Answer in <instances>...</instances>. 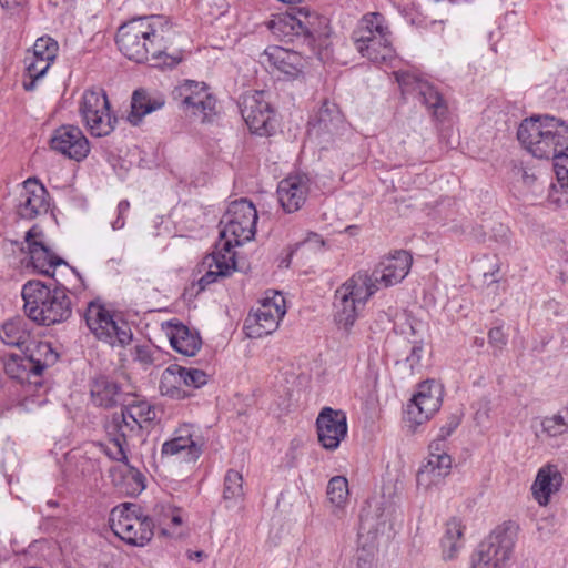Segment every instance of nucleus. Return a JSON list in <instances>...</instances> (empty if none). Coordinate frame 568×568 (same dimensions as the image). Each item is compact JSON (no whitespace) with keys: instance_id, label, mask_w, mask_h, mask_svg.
<instances>
[{"instance_id":"nucleus-1","label":"nucleus","mask_w":568,"mask_h":568,"mask_svg":"<svg viewBox=\"0 0 568 568\" xmlns=\"http://www.w3.org/2000/svg\"><path fill=\"white\" fill-rule=\"evenodd\" d=\"M169 31V22L162 16L134 18L119 28L116 44L128 59L138 63L152 61L154 67H173L181 58L166 53Z\"/></svg>"},{"instance_id":"nucleus-2","label":"nucleus","mask_w":568,"mask_h":568,"mask_svg":"<svg viewBox=\"0 0 568 568\" xmlns=\"http://www.w3.org/2000/svg\"><path fill=\"white\" fill-rule=\"evenodd\" d=\"M21 294L26 315L39 325L59 324L71 316V301L62 286L50 287L40 281H29Z\"/></svg>"},{"instance_id":"nucleus-3","label":"nucleus","mask_w":568,"mask_h":568,"mask_svg":"<svg viewBox=\"0 0 568 568\" xmlns=\"http://www.w3.org/2000/svg\"><path fill=\"white\" fill-rule=\"evenodd\" d=\"M523 146L534 156L550 159L558 148L568 142V125L554 116L526 119L517 131Z\"/></svg>"},{"instance_id":"nucleus-4","label":"nucleus","mask_w":568,"mask_h":568,"mask_svg":"<svg viewBox=\"0 0 568 568\" xmlns=\"http://www.w3.org/2000/svg\"><path fill=\"white\" fill-rule=\"evenodd\" d=\"M375 294L367 272L355 273L344 282L334 295V318L344 329H349L358 317L359 310Z\"/></svg>"},{"instance_id":"nucleus-5","label":"nucleus","mask_w":568,"mask_h":568,"mask_svg":"<svg viewBox=\"0 0 568 568\" xmlns=\"http://www.w3.org/2000/svg\"><path fill=\"white\" fill-rule=\"evenodd\" d=\"M257 211L246 199L232 202L220 221V243L226 253L232 248L251 241L256 231Z\"/></svg>"},{"instance_id":"nucleus-6","label":"nucleus","mask_w":568,"mask_h":568,"mask_svg":"<svg viewBox=\"0 0 568 568\" xmlns=\"http://www.w3.org/2000/svg\"><path fill=\"white\" fill-rule=\"evenodd\" d=\"M389 34L383 14L372 12L362 18L352 39L362 57L372 62L382 63L390 59L394 53Z\"/></svg>"},{"instance_id":"nucleus-7","label":"nucleus","mask_w":568,"mask_h":568,"mask_svg":"<svg viewBox=\"0 0 568 568\" xmlns=\"http://www.w3.org/2000/svg\"><path fill=\"white\" fill-rule=\"evenodd\" d=\"M327 20L306 8H297L274 17L268 28L274 36L285 41H293L294 37H304L312 44L316 39L325 36Z\"/></svg>"},{"instance_id":"nucleus-8","label":"nucleus","mask_w":568,"mask_h":568,"mask_svg":"<svg viewBox=\"0 0 568 568\" xmlns=\"http://www.w3.org/2000/svg\"><path fill=\"white\" fill-rule=\"evenodd\" d=\"M110 525L113 532L129 545L143 547L152 539L153 524L142 508L132 503L114 507L110 514Z\"/></svg>"},{"instance_id":"nucleus-9","label":"nucleus","mask_w":568,"mask_h":568,"mask_svg":"<svg viewBox=\"0 0 568 568\" xmlns=\"http://www.w3.org/2000/svg\"><path fill=\"white\" fill-rule=\"evenodd\" d=\"M517 528L511 523L497 526L479 545L473 568H506L511 558Z\"/></svg>"},{"instance_id":"nucleus-10","label":"nucleus","mask_w":568,"mask_h":568,"mask_svg":"<svg viewBox=\"0 0 568 568\" xmlns=\"http://www.w3.org/2000/svg\"><path fill=\"white\" fill-rule=\"evenodd\" d=\"M84 320L91 333L111 346H125L132 339V332L128 323L120 318L115 320L100 300L91 301L88 304Z\"/></svg>"},{"instance_id":"nucleus-11","label":"nucleus","mask_w":568,"mask_h":568,"mask_svg":"<svg viewBox=\"0 0 568 568\" xmlns=\"http://www.w3.org/2000/svg\"><path fill=\"white\" fill-rule=\"evenodd\" d=\"M285 298L280 292L267 293L256 310L250 313L244 329L250 338H262L274 333L285 315Z\"/></svg>"},{"instance_id":"nucleus-12","label":"nucleus","mask_w":568,"mask_h":568,"mask_svg":"<svg viewBox=\"0 0 568 568\" xmlns=\"http://www.w3.org/2000/svg\"><path fill=\"white\" fill-rule=\"evenodd\" d=\"M80 113L94 136H106L114 130L116 118L111 114L109 100L101 89L83 93Z\"/></svg>"},{"instance_id":"nucleus-13","label":"nucleus","mask_w":568,"mask_h":568,"mask_svg":"<svg viewBox=\"0 0 568 568\" xmlns=\"http://www.w3.org/2000/svg\"><path fill=\"white\" fill-rule=\"evenodd\" d=\"M23 354V356L11 355L4 363L6 373L21 382L29 381L31 376H40L48 366V357L52 361L55 358L47 342L34 343V349H24Z\"/></svg>"},{"instance_id":"nucleus-14","label":"nucleus","mask_w":568,"mask_h":568,"mask_svg":"<svg viewBox=\"0 0 568 568\" xmlns=\"http://www.w3.org/2000/svg\"><path fill=\"white\" fill-rule=\"evenodd\" d=\"M181 105L202 122H210L216 115V99L204 82L185 80L173 91Z\"/></svg>"},{"instance_id":"nucleus-15","label":"nucleus","mask_w":568,"mask_h":568,"mask_svg":"<svg viewBox=\"0 0 568 568\" xmlns=\"http://www.w3.org/2000/svg\"><path fill=\"white\" fill-rule=\"evenodd\" d=\"M108 435L111 437V447L106 448V454L114 460L126 462V449L132 444L143 440V432L140 424L129 419L124 408L120 414H114L106 426Z\"/></svg>"},{"instance_id":"nucleus-16","label":"nucleus","mask_w":568,"mask_h":568,"mask_svg":"<svg viewBox=\"0 0 568 568\" xmlns=\"http://www.w3.org/2000/svg\"><path fill=\"white\" fill-rule=\"evenodd\" d=\"M241 113L253 133L270 135L274 130V110L265 92L255 91L242 97Z\"/></svg>"},{"instance_id":"nucleus-17","label":"nucleus","mask_w":568,"mask_h":568,"mask_svg":"<svg viewBox=\"0 0 568 568\" xmlns=\"http://www.w3.org/2000/svg\"><path fill=\"white\" fill-rule=\"evenodd\" d=\"M395 77L402 92L404 94H415L434 118L440 119L446 114V102L437 89L428 81L410 72L399 71L395 73Z\"/></svg>"},{"instance_id":"nucleus-18","label":"nucleus","mask_w":568,"mask_h":568,"mask_svg":"<svg viewBox=\"0 0 568 568\" xmlns=\"http://www.w3.org/2000/svg\"><path fill=\"white\" fill-rule=\"evenodd\" d=\"M413 257L409 252L399 250L385 256L375 266L372 274H368L375 293L379 287H389L400 283L409 273Z\"/></svg>"},{"instance_id":"nucleus-19","label":"nucleus","mask_w":568,"mask_h":568,"mask_svg":"<svg viewBox=\"0 0 568 568\" xmlns=\"http://www.w3.org/2000/svg\"><path fill=\"white\" fill-rule=\"evenodd\" d=\"M440 404V387L434 381H425L418 385L417 392L407 404V419L415 425H422L439 409Z\"/></svg>"},{"instance_id":"nucleus-20","label":"nucleus","mask_w":568,"mask_h":568,"mask_svg":"<svg viewBox=\"0 0 568 568\" xmlns=\"http://www.w3.org/2000/svg\"><path fill=\"white\" fill-rule=\"evenodd\" d=\"M42 231L33 226L24 236L33 268L47 276L54 277L59 266H68L67 262L57 256L42 241Z\"/></svg>"},{"instance_id":"nucleus-21","label":"nucleus","mask_w":568,"mask_h":568,"mask_svg":"<svg viewBox=\"0 0 568 568\" xmlns=\"http://www.w3.org/2000/svg\"><path fill=\"white\" fill-rule=\"evenodd\" d=\"M316 426L321 445L327 450H335L347 435L346 414L324 407L317 416Z\"/></svg>"},{"instance_id":"nucleus-22","label":"nucleus","mask_w":568,"mask_h":568,"mask_svg":"<svg viewBox=\"0 0 568 568\" xmlns=\"http://www.w3.org/2000/svg\"><path fill=\"white\" fill-rule=\"evenodd\" d=\"M50 145L52 150L77 162L84 160L90 152L89 141L83 132L78 126L70 124L54 130Z\"/></svg>"},{"instance_id":"nucleus-23","label":"nucleus","mask_w":568,"mask_h":568,"mask_svg":"<svg viewBox=\"0 0 568 568\" xmlns=\"http://www.w3.org/2000/svg\"><path fill=\"white\" fill-rule=\"evenodd\" d=\"M203 443L194 435L192 426L183 425L162 445V456H180L184 462H195L202 454Z\"/></svg>"},{"instance_id":"nucleus-24","label":"nucleus","mask_w":568,"mask_h":568,"mask_svg":"<svg viewBox=\"0 0 568 568\" xmlns=\"http://www.w3.org/2000/svg\"><path fill=\"white\" fill-rule=\"evenodd\" d=\"M260 62L277 70L287 79L297 78L305 67V60L298 52L278 45L265 49L260 55Z\"/></svg>"},{"instance_id":"nucleus-25","label":"nucleus","mask_w":568,"mask_h":568,"mask_svg":"<svg viewBox=\"0 0 568 568\" xmlns=\"http://www.w3.org/2000/svg\"><path fill=\"white\" fill-rule=\"evenodd\" d=\"M48 192L36 179H28L23 182L17 204V214L21 219L32 220L48 211Z\"/></svg>"},{"instance_id":"nucleus-26","label":"nucleus","mask_w":568,"mask_h":568,"mask_svg":"<svg viewBox=\"0 0 568 568\" xmlns=\"http://www.w3.org/2000/svg\"><path fill=\"white\" fill-rule=\"evenodd\" d=\"M310 192V180L304 174L290 175L277 186V196L283 210L287 213L298 211Z\"/></svg>"},{"instance_id":"nucleus-27","label":"nucleus","mask_w":568,"mask_h":568,"mask_svg":"<svg viewBox=\"0 0 568 568\" xmlns=\"http://www.w3.org/2000/svg\"><path fill=\"white\" fill-rule=\"evenodd\" d=\"M450 456H428L427 462L417 471V488L428 491L433 487H437L450 474Z\"/></svg>"},{"instance_id":"nucleus-28","label":"nucleus","mask_w":568,"mask_h":568,"mask_svg":"<svg viewBox=\"0 0 568 568\" xmlns=\"http://www.w3.org/2000/svg\"><path fill=\"white\" fill-rule=\"evenodd\" d=\"M149 516L152 519L153 529L158 527L161 536L178 538L183 535V518L180 509L160 504Z\"/></svg>"},{"instance_id":"nucleus-29","label":"nucleus","mask_w":568,"mask_h":568,"mask_svg":"<svg viewBox=\"0 0 568 568\" xmlns=\"http://www.w3.org/2000/svg\"><path fill=\"white\" fill-rule=\"evenodd\" d=\"M346 124L335 104L325 102L320 108L315 122L310 123V135H336L345 130Z\"/></svg>"},{"instance_id":"nucleus-30","label":"nucleus","mask_w":568,"mask_h":568,"mask_svg":"<svg viewBox=\"0 0 568 568\" xmlns=\"http://www.w3.org/2000/svg\"><path fill=\"white\" fill-rule=\"evenodd\" d=\"M561 483L562 476L555 466L547 465L541 467L531 486L535 500L540 506L548 505L550 496L559 490Z\"/></svg>"},{"instance_id":"nucleus-31","label":"nucleus","mask_w":568,"mask_h":568,"mask_svg":"<svg viewBox=\"0 0 568 568\" xmlns=\"http://www.w3.org/2000/svg\"><path fill=\"white\" fill-rule=\"evenodd\" d=\"M90 394L95 405L105 408L124 402V394L120 386L105 376H100L92 382Z\"/></svg>"},{"instance_id":"nucleus-32","label":"nucleus","mask_w":568,"mask_h":568,"mask_svg":"<svg viewBox=\"0 0 568 568\" xmlns=\"http://www.w3.org/2000/svg\"><path fill=\"white\" fill-rule=\"evenodd\" d=\"M209 271L199 280L201 290L215 282L217 276H226L235 268L234 253H226L219 248L205 258Z\"/></svg>"},{"instance_id":"nucleus-33","label":"nucleus","mask_w":568,"mask_h":568,"mask_svg":"<svg viewBox=\"0 0 568 568\" xmlns=\"http://www.w3.org/2000/svg\"><path fill=\"white\" fill-rule=\"evenodd\" d=\"M0 339L8 346L30 351L31 334L27 321L16 317L4 322L0 327Z\"/></svg>"},{"instance_id":"nucleus-34","label":"nucleus","mask_w":568,"mask_h":568,"mask_svg":"<svg viewBox=\"0 0 568 568\" xmlns=\"http://www.w3.org/2000/svg\"><path fill=\"white\" fill-rule=\"evenodd\" d=\"M464 526L462 521L452 518L446 523L445 532L442 538V556L445 560H453L456 558L458 551L464 547Z\"/></svg>"},{"instance_id":"nucleus-35","label":"nucleus","mask_w":568,"mask_h":568,"mask_svg":"<svg viewBox=\"0 0 568 568\" xmlns=\"http://www.w3.org/2000/svg\"><path fill=\"white\" fill-rule=\"evenodd\" d=\"M164 100L152 98L144 90H136L132 95L131 112L128 121L132 125H139L143 116L163 106Z\"/></svg>"},{"instance_id":"nucleus-36","label":"nucleus","mask_w":568,"mask_h":568,"mask_svg":"<svg viewBox=\"0 0 568 568\" xmlns=\"http://www.w3.org/2000/svg\"><path fill=\"white\" fill-rule=\"evenodd\" d=\"M170 343L176 352L185 356H194L201 346L200 337L191 333V331L182 324L172 327L170 332Z\"/></svg>"},{"instance_id":"nucleus-37","label":"nucleus","mask_w":568,"mask_h":568,"mask_svg":"<svg viewBox=\"0 0 568 568\" xmlns=\"http://www.w3.org/2000/svg\"><path fill=\"white\" fill-rule=\"evenodd\" d=\"M182 378L181 366L170 365L161 375L159 386L161 394L175 399L184 398L187 394L183 387Z\"/></svg>"},{"instance_id":"nucleus-38","label":"nucleus","mask_w":568,"mask_h":568,"mask_svg":"<svg viewBox=\"0 0 568 568\" xmlns=\"http://www.w3.org/2000/svg\"><path fill=\"white\" fill-rule=\"evenodd\" d=\"M223 499L227 507L241 503L244 498L243 476L240 471L229 469L224 476Z\"/></svg>"},{"instance_id":"nucleus-39","label":"nucleus","mask_w":568,"mask_h":568,"mask_svg":"<svg viewBox=\"0 0 568 568\" xmlns=\"http://www.w3.org/2000/svg\"><path fill=\"white\" fill-rule=\"evenodd\" d=\"M52 62L48 61L45 59H38L30 55H26L24 58V79L22 82V85L24 90L32 91L36 89L37 81L40 80L49 68L51 67Z\"/></svg>"},{"instance_id":"nucleus-40","label":"nucleus","mask_w":568,"mask_h":568,"mask_svg":"<svg viewBox=\"0 0 568 568\" xmlns=\"http://www.w3.org/2000/svg\"><path fill=\"white\" fill-rule=\"evenodd\" d=\"M124 410L126 412L129 419L141 425L143 433H149L154 419L156 418L154 407L145 402L130 404L124 407Z\"/></svg>"},{"instance_id":"nucleus-41","label":"nucleus","mask_w":568,"mask_h":568,"mask_svg":"<svg viewBox=\"0 0 568 568\" xmlns=\"http://www.w3.org/2000/svg\"><path fill=\"white\" fill-rule=\"evenodd\" d=\"M327 499L335 508H344L348 501V481L344 476H335L327 485Z\"/></svg>"},{"instance_id":"nucleus-42","label":"nucleus","mask_w":568,"mask_h":568,"mask_svg":"<svg viewBox=\"0 0 568 568\" xmlns=\"http://www.w3.org/2000/svg\"><path fill=\"white\" fill-rule=\"evenodd\" d=\"M58 49L59 45L55 40L50 37H41L34 42L32 50L27 55L53 62L57 58Z\"/></svg>"},{"instance_id":"nucleus-43","label":"nucleus","mask_w":568,"mask_h":568,"mask_svg":"<svg viewBox=\"0 0 568 568\" xmlns=\"http://www.w3.org/2000/svg\"><path fill=\"white\" fill-rule=\"evenodd\" d=\"M542 433L548 437H557L568 433V418L560 414L547 416L541 420Z\"/></svg>"},{"instance_id":"nucleus-44","label":"nucleus","mask_w":568,"mask_h":568,"mask_svg":"<svg viewBox=\"0 0 568 568\" xmlns=\"http://www.w3.org/2000/svg\"><path fill=\"white\" fill-rule=\"evenodd\" d=\"M550 159L554 161V169L558 180L566 181L568 186V141L564 148H558L556 154H551Z\"/></svg>"},{"instance_id":"nucleus-45","label":"nucleus","mask_w":568,"mask_h":568,"mask_svg":"<svg viewBox=\"0 0 568 568\" xmlns=\"http://www.w3.org/2000/svg\"><path fill=\"white\" fill-rule=\"evenodd\" d=\"M420 323L407 314L397 316L395 322V331L406 338L414 337L418 334Z\"/></svg>"},{"instance_id":"nucleus-46","label":"nucleus","mask_w":568,"mask_h":568,"mask_svg":"<svg viewBox=\"0 0 568 568\" xmlns=\"http://www.w3.org/2000/svg\"><path fill=\"white\" fill-rule=\"evenodd\" d=\"M183 387L199 388L206 384L207 375L197 368H185L181 366Z\"/></svg>"},{"instance_id":"nucleus-47","label":"nucleus","mask_w":568,"mask_h":568,"mask_svg":"<svg viewBox=\"0 0 568 568\" xmlns=\"http://www.w3.org/2000/svg\"><path fill=\"white\" fill-rule=\"evenodd\" d=\"M507 334L501 327H493L488 332V343L494 348V355H498L507 345Z\"/></svg>"},{"instance_id":"nucleus-48","label":"nucleus","mask_w":568,"mask_h":568,"mask_svg":"<svg viewBox=\"0 0 568 568\" xmlns=\"http://www.w3.org/2000/svg\"><path fill=\"white\" fill-rule=\"evenodd\" d=\"M460 424V418L457 415H452L445 425H443L438 433L436 434L437 437L447 440V438L456 430V428Z\"/></svg>"},{"instance_id":"nucleus-49","label":"nucleus","mask_w":568,"mask_h":568,"mask_svg":"<svg viewBox=\"0 0 568 568\" xmlns=\"http://www.w3.org/2000/svg\"><path fill=\"white\" fill-rule=\"evenodd\" d=\"M129 209H130V203L126 200H123L118 204V209H116L118 216L114 221L111 222L112 230H114V231L121 230L124 226L125 221H124L123 215L129 211Z\"/></svg>"},{"instance_id":"nucleus-50","label":"nucleus","mask_w":568,"mask_h":568,"mask_svg":"<svg viewBox=\"0 0 568 568\" xmlns=\"http://www.w3.org/2000/svg\"><path fill=\"white\" fill-rule=\"evenodd\" d=\"M447 448V440L442 439L437 436L434 437V439L429 444V455L428 456H449L446 453Z\"/></svg>"},{"instance_id":"nucleus-51","label":"nucleus","mask_w":568,"mask_h":568,"mask_svg":"<svg viewBox=\"0 0 568 568\" xmlns=\"http://www.w3.org/2000/svg\"><path fill=\"white\" fill-rule=\"evenodd\" d=\"M517 174L520 175L521 183L527 189L534 187L535 184H536L537 189L539 187L538 176L535 172H530L526 169H518Z\"/></svg>"},{"instance_id":"nucleus-52","label":"nucleus","mask_w":568,"mask_h":568,"mask_svg":"<svg viewBox=\"0 0 568 568\" xmlns=\"http://www.w3.org/2000/svg\"><path fill=\"white\" fill-rule=\"evenodd\" d=\"M324 244H325V242H324V240L320 235H317L315 233H311L298 245L303 246V247H306L307 250L316 251V250H321L324 246Z\"/></svg>"},{"instance_id":"nucleus-53","label":"nucleus","mask_w":568,"mask_h":568,"mask_svg":"<svg viewBox=\"0 0 568 568\" xmlns=\"http://www.w3.org/2000/svg\"><path fill=\"white\" fill-rule=\"evenodd\" d=\"M134 358L143 364H151L152 356H151L150 348L148 346H135Z\"/></svg>"},{"instance_id":"nucleus-54","label":"nucleus","mask_w":568,"mask_h":568,"mask_svg":"<svg viewBox=\"0 0 568 568\" xmlns=\"http://www.w3.org/2000/svg\"><path fill=\"white\" fill-rule=\"evenodd\" d=\"M26 3H27V0H0L1 7L11 13L16 12L19 8H21Z\"/></svg>"},{"instance_id":"nucleus-55","label":"nucleus","mask_w":568,"mask_h":568,"mask_svg":"<svg viewBox=\"0 0 568 568\" xmlns=\"http://www.w3.org/2000/svg\"><path fill=\"white\" fill-rule=\"evenodd\" d=\"M499 273H500V263L496 262L493 265L491 270L486 271L484 273V277L486 281H488V283H497L500 280V277H498Z\"/></svg>"},{"instance_id":"nucleus-56","label":"nucleus","mask_w":568,"mask_h":568,"mask_svg":"<svg viewBox=\"0 0 568 568\" xmlns=\"http://www.w3.org/2000/svg\"><path fill=\"white\" fill-rule=\"evenodd\" d=\"M423 347L419 344H414L412 346L410 355L407 357V362L410 363V366L413 367L415 364H417L422 357Z\"/></svg>"},{"instance_id":"nucleus-57","label":"nucleus","mask_w":568,"mask_h":568,"mask_svg":"<svg viewBox=\"0 0 568 568\" xmlns=\"http://www.w3.org/2000/svg\"><path fill=\"white\" fill-rule=\"evenodd\" d=\"M187 557L190 560L201 561L205 557V554L202 550L189 551Z\"/></svg>"},{"instance_id":"nucleus-58","label":"nucleus","mask_w":568,"mask_h":568,"mask_svg":"<svg viewBox=\"0 0 568 568\" xmlns=\"http://www.w3.org/2000/svg\"><path fill=\"white\" fill-rule=\"evenodd\" d=\"M484 344H485V341H484V338H483V337H476V338L474 339V345H475V346L483 347V346H484Z\"/></svg>"}]
</instances>
